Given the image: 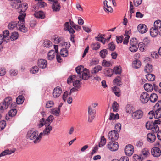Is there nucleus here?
Segmentation results:
<instances>
[{"instance_id":"nucleus-1","label":"nucleus","mask_w":161,"mask_h":161,"mask_svg":"<svg viewBox=\"0 0 161 161\" xmlns=\"http://www.w3.org/2000/svg\"><path fill=\"white\" fill-rule=\"evenodd\" d=\"M12 102V99L10 97H6L3 102L0 103V109L4 110L7 109L10 106Z\"/></svg>"},{"instance_id":"nucleus-2","label":"nucleus","mask_w":161,"mask_h":161,"mask_svg":"<svg viewBox=\"0 0 161 161\" xmlns=\"http://www.w3.org/2000/svg\"><path fill=\"white\" fill-rule=\"evenodd\" d=\"M108 136L109 139L111 140L112 141H114L118 139L119 134L117 131L115 130H113L109 132L108 134Z\"/></svg>"},{"instance_id":"nucleus-3","label":"nucleus","mask_w":161,"mask_h":161,"mask_svg":"<svg viewBox=\"0 0 161 161\" xmlns=\"http://www.w3.org/2000/svg\"><path fill=\"white\" fill-rule=\"evenodd\" d=\"M38 135V132L37 131H32L30 130L28 131L27 134V138L28 140L33 141L37 138V136Z\"/></svg>"},{"instance_id":"nucleus-4","label":"nucleus","mask_w":161,"mask_h":161,"mask_svg":"<svg viewBox=\"0 0 161 161\" xmlns=\"http://www.w3.org/2000/svg\"><path fill=\"white\" fill-rule=\"evenodd\" d=\"M149 95L147 92H143L140 96V101L143 103H147L149 100Z\"/></svg>"},{"instance_id":"nucleus-5","label":"nucleus","mask_w":161,"mask_h":161,"mask_svg":"<svg viewBox=\"0 0 161 161\" xmlns=\"http://www.w3.org/2000/svg\"><path fill=\"white\" fill-rule=\"evenodd\" d=\"M62 92V89L60 87L58 86L55 88L52 93L53 97L54 98H58L60 96Z\"/></svg>"},{"instance_id":"nucleus-6","label":"nucleus","mask_w":161,"mask_h":161,"mask_svg":"<svg viewBox=\"0 0 161 161\" xmlns=\"http://www.w3.org/2000/svg\"><path fill=\"white\" fill-rule=\"evenodd\" d=\"M149 114H152L155 119H159L161 118V108H158L155 112L151 111L149 112Z\"/></svg>"},{"instance_id":"nucleus-7","label":"nucleus","mask_w":161,"mask_h":161,"mask_svg":"<svg viewBox=\"0 0 161 161\" xmlns=\"http://www.w3.org/2000/svg\"><path fill=\"white\" fill-rule=\"evenodd\" d=\"M17 29L23 32H26L28 31L27 28L25 26V22H18Z\"/></svg>"},{"instance_id":"nucleus-8","label":"nucleus","mask_w":161,"mask_h":161,"mask_svg":"<svg viewBox=\"0 0 161 161\" xmlns=\"http://www.w3.org/2000/svg\"><path fill=\"white\" fill-rule=\"evenodd\" d=\"M143 115V112L139 110L133 112L132 114V117L134 119H138L142 118Z\"/></svg>"},{"instance_id":"nucleus-9","label":"nucleus","mask_w":161,"mask_h":161,"mask_svg":"<svg viewBox=\"0 0 161 161\" xmlns=\"http://www.w3.org/2000/svg\"><path fill=\"white\" fill-rule=\"evenodd\" d=\"M102 68V67L100 65H97L95 67L91 70L90 75L91 76H94V75H96L99 71L101 70Z\"/></svg>"},{"instance_id":"nucleus-10","label":"nucleus","mask_w":161,"mask_h":161,"mask_svg":"<svg viewBox=\"0 0 161 161\" xmlns=\"http://www.w3.org/2000/svg\"><path fill=\"white\" fill-rule=\"evenodd\" d=\"M37 65L40 68L44 69L47 65V62L45 59H40L38 61Z\"/></svg>"},{"instance_id":"nucleus-11","label":"nucleus","mask_w":161,"mask_h":161,"mask_svg":"<svg viewBox=\"0 0 161 161\" xmlns=\"http://www.w3.org/2000/svg\"><path fill=\"white\" fill-rule=\"evenodd\" d=\"M137 29L140 33L143 34L147 32V28L145 24H140L138 26Z\"/></svg>"},{"instance_id":"nucleus-12","label":"nucleus","mask_w":161,"mask_h":161,"mask_svg":"<svg viewBox=\"0 0 161 161\" xmlns=\"http://www.w3.org/2000/svg\"><path fill=\"white\" fill-rule=\"evenodd\" d=\"M45 128L43 130V136H48V135L51 131L52 130V127L49 125V124L48 125L45 124Z\"/></svg>"},{"instance_id":"nucleus-13","label":"nucleus","mask_w":161,"mask_h":161,"mask_svg":"<svg viewBox=\"0 0 161 161\" xmlns=\"http://www.w3.org/2000/svg\"><path fill=\"white\" fill-rule=\"evenodd\" d=\"M90 75V73H89L88 70L87 69L85 68L83 70L82 76H81V77L82 79L87 80L90 77H91Z\"/></svg>"},{"instance_id":"nucleus-14","label":"nucleus","mask_w":161,"mask_h":161,"mask_svg":"<svg viewBox=\"0 0 161 161\" xmlns=\"http://www.w3.org/2000/svg\"><path fill=\"white\" fill-rule=\"evenodd\" d=\"M52 8L54 11L57 12L60 10V5L58 2V0L54 1L52 5Z\"/></svg>"},{"instance_id":"nucleus-15","label":"nucleus","mask_w":161,"mask_h":161,"mask_svg":"<svg viewBox=\"0 0 161 161\" xmlns=\"http://www.w3.org/2000/svg\"><path fill=\"white\" fill-rule=\"evenodd\" d=\"M56 53L53 50H50L47 54V58L49 60H53L55 58Z\"/></svg>"},{"instance_id":"nucleus-16","label":"nucleus","mask_w":161,"mask_h":161,"mask_svg":"<svg viewBox=\"0 0 161 161\" xmlns=\"http://www.w3.org/2000/svg\"><path fill=\"white\" fill-rule=\"evenodd\" d=\"M150 34L151 36L153 37H156L158 33V29L153 27L150 29Z\"/></svg>"},{"instance_id":"nucleus-17","label":"nucleus","mask_w":161,"mask_h":161,"mask_svg":"<svg viewBox=\"0 0 161 161\" xmlns=\"http://www.w3.org/2000/svg\"><path fill=\"white\" fill-rule=\"evenodd\" d=\"M156 138L155 135L153 133H149L147 134V138L148 141L150 142H154Z\"/></svg>"},{"instance_id":"nucleus-18","label":"nucleus","mask_w":161,"mask_h":161,"mask_svg":"<svg viewBox=\"0 0 161 161\" xmlns=\"http://www.w3.org/2000/svg\"><path fill=\"white\" fill-rule=\"evenodd\" d=\"M17 21H12L9 22L8 25V28L9 30H12L15 28H17Z\"/></svg>"},{"instance_id":"nucleus-19","label":"nucleus","mask_w":161,"mask_h":161,"mask_svg":"<svg viewBox=\"0 0 161 161\" xmlns=\"http://www.w3.org/2000/svg\"><path fill=\"white\" fill-rule=\"evenodd\" d=\"M80 78H81L80 75L76 76V78L75 79V80L73 81V86L78 88H79L80 86V81L77 80L78 79H79Z\"/></svg>"},{"instance_id":"nucleus-20","label":"nucleus","mask_w":161,"mask_h":161,"mask_svg":"<svg viewBox=\"0 0 161 161\" xmlns=\"http://www.w3.org/2000/svg\"><path fill=\"white\" fill-rule=\"evenodd\" d=\"M149 100L152 103H155L158 100V96L155 93H153L150 95H149Z\"/></svg>"},{"instance_id":"nucleus-21","label":"nucleus","mask_w":161,"mask_h":161,"mask_svg":"<svg viewBox=\"0 0 161 161\" xmlns=\"http://www.w3.org/2000/svg\"><path fill=\"white\" fill-rule=\"evenodd\" d=\"M145 90L147 92H151L153 90V86L151 84L146 83L144 85Z\"/></svg>"},{"instance_id":"nucleus-22","label":"nucleus","mask_w":161,"mask_h":161,"mask_svg":"<svg viewBox=\"0 0 161 161\" xmlns=\"http://www.w3.org/2000/svg\"><path fill=\"white\" fill-rule=\"evenodd\" d=\"M141 65V61L138 59L134 60L132 63V66L135 68L137 69L140 68Z\"/></svg>"},{"instance_id":"nucleus-23","label":"nucleus","mask_w":161,"mask_h":161,"mask_svg":"<svg viewBox=\"0 0 161 161\" xmlns=\"http://www.w3.org/2000/svg\"><path fill=\"white\" fill-rule=\"evenodd\" d=\"M153 69L152 65L147 63L145 66L144 70L146 73H150L153 71Z\"/></svg>"},{"instance_id":"nucleus-24","label":"nucleus","mask_w":161,"mask_h":161,"mask_svg":"<svg viewBox=\"0 0 161 161\" xmlns=\"http://www.w3.org/2000/svg\"><path fill=\"white\" fill-rule=\"evenodd\" d=\"M27 8V4L25 3H23L19 5V8L20 9L21 13L25 11Z\"/></svg>"},{"instance_id":"nucleus-25","label":"nucleus","mask_w":161,"mask_h":161,"mask_svg":"<svg viewBox=\"0 0 161 161\" xmlns=\"http://www.w3.org/2000/svg\"><path fill=\"white\" fill-rule=\"evenodd\" d=\"M90 47L92 50H97L100 48V44L98 42L93 43L91 45Z\"/></svg>"},{"instance_id":"nucleus-26","label":"nucleus","mask_w":161,"mask_h":161,"mask_svg":"<svg viewBox=\"0 0 161 161\" xmlns=\"http://www.w3.org/2000/svg\"><path fill=\"white\" fill-rule=\"evenodd\" d=\"M133 158L135 161H142L143 159V157L142 155L135 154L133 156Z\"/></svg>"},{"instance_id":"nucleus-27","label":"nucleus","mask_w":161,"mask_h":161,"mask_svg":"<svg viewBox=\"0 0 161 161\" xmlns=\"http://www.w3.org/2000/svg\"><path fill=\"white\" fill-rule=\"evenodd\" d=\"M24 100V97L22 95H19L18 96L16 99L17 104H22Z\"/></svg>"},{"instance_id":"nucleus-28","label":"nucleus","mask_w":161,"mask_h":161,"mask_svg":"<svg viewBox=\"0 0 161 161\" xmlns=\"http://www.w3.org/2000/svg\"><path fill=\"white\" fill-rule=\"evenodd\" d=\"M126 112L128 113H130L134 111V108L131 105L128 104L125 108Z\"/></svg>"},{"instance_id":"nucleus-29","label":"nucleus","mask_w":161,"mask_h":161,"mask_svg":"<svg viewBox=\"0 0 161 161\" xmlns=\"http://www.w3.org/2000/svg\"><path fill=\"white\" fill-rule=\"evenodd\" d=\"M43 44L44 47L47 48L51 47L53 45L52 42L48 40H45L43 42Z\"/></svg>"},{"instance_id":"nucleus-30","label":"nucleus","mask_w":161,"mask_h":161,"mask_svg":"<svg viewBox=\"0 0 161 161\" xmlns=\"http://www.w3.org/2000/svg\"><path fill=\"white\" fill-rule=\"evenodd\" d=\"M146 79L149 81H153L155 79V76L154 74H148L146 75Z\"/></svg>"},{"instance_id":"nucleus-31","label":"nucleus","mask_w":161,"mask_h":161,"mask_svg":"<svg viewBox=\"0 0 161 161\" xmlns=\"http://www.w3.org/2000/svg\"><path fill=\"white\" fill-rule=\"evenodd\" d=\"M54 119V117L52 115L49 116L45 121V124L48 125L49 124L50 125L51 122L53 121Z\"/></svg>"},{"instance_id":"nucleus-32","label":"nucleus","mask_w":161,"mask_h":161,"mask_svg":"<svg viewBox=\"0 0 161 161\" xmlns=\"http://www.w3.org/2000/svg\"><path fill=\"white\" fill-rule=\"evenodd\" d=\"M34 15L37 18H44L43 13L41 11L35 12L34 14Z\"/></svg>"},{"instance_id":"nucleus-33","label":"nucleus","mask_w":161,"mask_h":161,"mask_svg":"<svg viewBox=\"0 0 161 161\" xmlns=\"http://www.w3.org/2000/svg\"><path fill=\"white\" fill-rule=\"evenodd\" d=\"M113 92L115 95L118 97H119L120 95V89L116 86H115L112 88Z\"/></svg>"},{"instance_id":"nucleus-34","label":"nucleus","mask_w":161,"mask_h":161,"mask_svg":"<svg viewBox=\"0 0 161 161\" xmlns=\"http://www.w3.org/2000/svg\"><path fill=\"white\" fill-rule=\"evenodd\" d=\"M108 54V51L106 49H103L100 52V55L102 58H104Z\"/></svg>"},{"instance_id":"nucleus-35","label":"nucleus","mask_w":161,"mask_h":161,"mask_svg":"<svg viewBox=\"0 0 161 161\" xmlns=\"http://www.w3.org/2000/svg\"><path fill=\"white\" fill-rule=\"evenodd\" d=\"M61 55L63 57H66L68 55V51L66 48H63L60 51Z\"/></svg>"},{"instance_id":"nucleus-36","label":"nucleus","mask_w":161,"mask_h":161,"mask_svg":"<svg viewBox=\"0 0 161 161\" xmlns=\"http://www.w3.org/2000/svg\"><path fill=\"white\" fill-rule=\"evenodd\" d=\"M43 135V132L40 133L39 135L37 136L36 139L34 140V143L35 144L39 143L40 142L41 139Z\"/></svg>"},{"instance_id":"nucleus-37","label":"nucleus","mask_w":161,"mask_h":161,"mask_svg":"<svg viewBox=\"0 0 161 161\" xmlns=\"http://www.w3.org/2000/svg\"><path fill=\"white\" fill-rule=\"evenodd\" d=\"M154 27L158 29L161 28V21L160 20H158L155 21L154 23Z\"/></svg>"},{"instance_id":"nucleus-38","label":"nucleus","mask_w":161,"mask_h":161,"mask_svg":"<svg viewBox=\"0 0 161 161\" xmlns=\"http://www.w3.org/2000/svg\"><path fill=\"white\" fill-rule=\"evenodd\" d=\"M119 118V114H114L113 113H111L109 119L110 120L117 119Z\"/></svg>"},{"instance_id":"nucleus-39","label":"nucleus","mask_w":161,"mask_h":161,"mask_svg":"<svg viewBox=\"0 0 161 161\" xmlns=\"http://www.w3.org/2000/svg\"><path fill=\"white\" fill-rule=\"evenodd\" d=\"M9 31L8 30L4 31L3 32V35H2V37L3 39L6 38L8 41L9 40Z\"/></svg>"},{"instance_id":"nucleus-40","label":"nucleus","mask_w":161,"mask_h":161,"mask_svg":"<svg viewBox=\"0 0 161 161\" xmlns=\"http://www.w3.org/2000/svg\"><path fill=\"white\" fill-rule=\"evenodd\" d=\"M134 146L131 144H128L125 146L124 151H134Z\"/></svg>"},{"instance_id":"nucleus-41","label":"nucleus","mask_w":161,"mask_h":161,"mask_svg":"<svg viewBox=\"0 0 161 161\" xmlns=\"http://www.w3.org/2000/svg\"><path fill=\"white\" fill-rule=\"evenodd\" d=\"M119 145L117 142L113 141L112 145V150L111 151H116L118 149Z\"/></svg>"},{"instance_id":"nucleus-42","label":"nucleus","mask_w":161,"mask_h":161,"mask_svg":"<svg viewBox=\"0 0 161 161\" xmlns=\"http://www.w3.org/2000/svg\"><path fill=\"white\" fill-rule=\"evenodd\" d=\"M17 113V110L16 109L14 108L10 110L9 112V116L11 117H14Z\"/></svg>"},{"instance_id":"nucleus-43","label":"nucleus","mask_w":161,"mask_h":161,"mask_svg":"<svg viewBox=\"0 0 161 161\" xmlns=\"http://www.w3.org/2000/svg\"><path fill=\"white\" fill-rule=\"evenodd\" d=\"M119 106V104L116 101H114L112 104V108L113 111L114 112H117L118 111Z\"/></svg>"},{"instance_id":"nucleus-44","label":"nucleus","mask_w":161,"mask_h":161,"mask_svg":"<svg viewBox=\"0 0 161 161\" xmlns=\"http://www.w3.org/2000/svg\"><path fill=\"white\" fill-rule=\"evenodd\" d=\"M108 49L111 51H114L115 49V46L113 42L109 43L108 45Z\"/></svg>"},{"instance_id":"nucleus-45","label":"nucleus","mask_w":161,"mask_h":161,"mask_svg":"<svg viewBox=\"0 0 161 161\" xmlns=\"http://www.w3.org/2000/svg\"><path fill=\"white\" fill-rule=\"evenodd\" d=\"M104 72L107 76L111 77L112 75V70L109 68L106 69L104 71Z\"/></svg>"},{"instance_id":"nucleus-46","label":"nucleus","mask_w":161,"mask_h":161,"mask_svg":"<svg viewBox=\"0 0 161 161\" xmlns=\"http://www.w3.org/2000/svg\"><path fill=\"white\" fill-rule=\"evenodd\" d=\"M18 38V32H14L12 33L10 36V39L11 40H14L17 39Z\"/></svg>"},{"instance_id":"nucleus-47","label":"nucleus","mask_w":161,"mask_h":161,"mask_svg":"<svg viewBox=\"0 0 161 161\" xmlns=\"http://www.w3.org/2000/svg\"><path fill=\"white\" fill-rule=\"evenodd\" d=\"M106 143V139L104 138V136L101 137V140L99 143L98 147H101L104 145Z\"/></svg>"},{"instance_id":"nucleus-48","label":"nucleus","mask_w":161,"mask_h":161,"mask_svg":"<svg viewBox=\"0 0 161 161\" xmlns=\"http://www.w3.org/2000/svg\"><path fill=\"white\" fill-rule=\"evenodd\" d=\"M53 40L54 43L57 44L59 43L61 40V38L57 36H53Z\"/></svg>"},{"instance_id":"nucleus-49","label":"nucleus","mask_w":161,"mask_h":161,"mask_svg":"<svg viewBox=\"0 0 161 161\" xmlns=\"http://www.w3.org/2000/svg\"><path fill=\"white\" fill-rule=\"evenodd\" d=\"M76 76L74 75H72L70 76L67 80V82L68 84H70L72 82V81H73L75 80V79L76 78Z\"/></svg>"},{"instance_id":"nucleus-50","label":"nucleus","mask_w":161,"mask_h":161,"mask_svg":"<svg viewBox=\"0 0 161 161\" xmlns=\"http://www.w3.org/2000/svg\"><path fill=\"white\" fill-rule=\"evenodd\" d=\"M114 82L117 85H120L121 84V79L119 76H118L114 80Z\"/></svg>"},{"instance_id":"nucleus-51","label":"nucleus","mask_w":161,"mask_h":161,"mask_svg":"<svg viewBox=\"0 0 161 161\" xmlns=\"http://www.w3.org/2000/svg\"><path fill=\"white\" fill-rule=\"evenodd\" d=\"M60 110L58 109L54 108L52 111V114L56 116H58L59 115Z\"/></svg>"},{"instance_id":"nucleus-52","label":"nucleus","mask_w":161,"mask_h":161,"mask_svg":"<svg viewBox=\"0 0 161 161\" xmlns=\"http://www.w3.org/2000/svg\"><path fill=\"white\" fill-rule=\"evenodd\" d=\"M137 42L136 38H133L130 41V46H136L137 45Z\"/></svg>"},{"instance_id":"nucleus-53","label":"nucleus","mask_w":161,"mask_h":161,"mask_svg":"<svg viewBox=\"0 0 161 161\" xmlns=\"http://www.w3.org/2000/svg\"><path fill=\"white\" fill-rule=\"evenodd\" d=\"M83 68L82 66H78L75 68V70L77 73L78 74H80L83 72Z\"/></svg>"},{"instance_id":"nucleus-54","label":"nucleus","mask_w":161,"mask_h":161,"mask_svg":"<svg viewBox=\"0 0 161 161\" xmlns=\"http://www.w3.org/2000/svg\"><path fill=\"white\" fill-rule=\"evenodd\" d=\"M25 16L26 14L25 13L19 15L18 17L19 21H17V22H22H22H25L24 19Z\"/></svg>"},{"instance_id":"nucleus-55","label":"nucleus","mask_w":161,"mask_h":161,"mask_svg":"<svg viewBox=\"0 0 161 161\" xmlns=\"http://www.w3.org/2000/svg\"><path fill=\"white\" fill-rule=\"evenodd\" d=\"M54 104V103L53 101H48L46 104V107L47 108H50L52 107Z\"/></svg>"},{"instance_id":"nucleus-56","label":"nucleus","mask_w":161,"mask_h":161,"mask_svg":"<svg viewBox=\"0 0 161 161\" xmlns=\"http://www.w3.org/2000/svg\"><path fill=\"white\" fill-rule=\"evenodd\" d=\"M154 125L153 123L150 122H147L146 124V127L147 129H151L153 127V125Z\"/></svg>"},{"instance_id":"nucleus-57","label":"nucleus","mask_w":161,"mask_h":161,"mask_svg":"<svg viewBox=\"0 0 161 161\" xmlns=\"http://www.w3.org/2000/svg\"><path fill=\"white\" fill-rule=\"evenodd\" d=\"M151 130L153 132L157 133L159 130V128L158 125H154Z\"/></svg>"},{"instance_id":"nucleus-58","label":"nucleus","mask_w":161,"mask_h":161,"mask_svg":"<svg viewBox=\"0 0 161 161\" xmlns=\"http://www.w3.org/2000/svg\"><path fill=\"white\" fill-rule=\"evenodd\" d=\"M88 112L89 115H94L95 113V111L92 109L91 106H89L88 108Z\"/></svg>"},{"instance_id":"nucleus-59","label":"nucleus","mask_w":161,"mask_h":161,"mask_svg":"<svg viewBox=\"0 0 161 161\" xmlns=\"http://www.w3.org/2000/svg\"><path fill=\"white\" fill-rule=\"evenodd\" d=\"M159 143L158 142H157L154 145L155 147L152 149L151 151H161L159 147H157L159 145Z\"/></svg>"},{"instance_id":"nucleus-60","label":"nucleus","mask_w":161,"mask_h":161,"mask_svg":"<svg viewBox=\"0 0 161 161\" xmlns=\"http://www.w3.org/2000/svg\"><path fill=\"white\" fill-rule=\"evenodd\" d=\"M14 152H2L0 154V158L7 155H11Z\"/></svg>"},{"instance_id":"nucleus-61","label":"nucleus","mask_w":161,"mask_h":161,"mask_svg":"<svg viewBox=\"0 0 161 161\" xmlns=\"http://www.w3.org/2000/svg\"><path fill=\"white\" fill-rule=\"evenodd\" d=\"M114 70L115 73L116 74H119L121 73V70L120 66L115 67L114 68Z\"/></svg>"},{"instance_id":"nucleus-62","label":"nucleus","mask_w":161,"mask_h":161,"mask_svg":"<svg viewBox=\"0 0 161 161\" xmlns=\"http://www.w3.org/2000/svg\"><path fill=\"white\" fill-rule=\"evenodd\" d=\"M138 47L140 50L141 51H143L144 50V44L142 42H140L138 44Z\"/></svg>"},{"instance_id":"nucleus-63","label":"nucleus","mask_w":161,"mask_h":161,"mask_svg":"<svg viewBox=\"0 0 161 161\" xmlns=\"http://www.w3.org/2000/svg\"><path fill=\"white\" fill-rule=\"evenodd\" d=\"M151 154L154 157H158L161 155V152H151Z\"/></svg>"},{"instance_id":"nucleus-64","label":"nucleus","mask_w":161,"mask_h":161,"mask_svg":"<svg viewBox=\"0 0 161 161\" xmlns=\"http://www.w3.org/2000/svg\"><path fill=\"white\" fill-rule=\"evenodd\" d=\"M39 69V68L37 66H34L31 70V72L32 74H35L37 73Z\"/></svg>"}]
</instances>
